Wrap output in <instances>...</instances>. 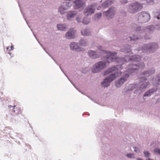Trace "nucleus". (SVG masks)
<instances>
[{"label":"nucleus","instance_id":"obj_1","mask_svg":"<svg viewBox=\"0 0 160 160\" xmlns=\"http://www.w3.org/2000/svg\"><path fill=\"white\" fill-rule=\"evenodd\" d=\"M141 57L139 55L132 56L130 58L129 61L131 63L127 66V72L130 74L135 72L139 69H142L144 67V64L142 62H140L141 60Z\"/></svg>","mask_w":160,"mask_h":160},{"label":"nucleus","instance_id":"obj_2","mask_svg":"<svg viewBox=\"0 0 160 160\" xmlns=\"http://www.w3.org/2000/svg\"><path fill=\"white\" fill-rule=\"evenodd\" d=\"M155 71V69L153 68H152L142 72L138 76L140 78V82H142L140 88L142 91L149 84L148 81H146L147 80V78L154 74Z\"/></svg>","mask_w":160,"mask_h":160},{"label":"nucleus","instance_id":"obj_3","mask_svg":"<svg viewBox=\"0 0 160 160\" xmlns=\"http://www.w3.org/2000/svg\"><path fill=\"white\" fill-rule=\"evenodd\" d=\"M117 54V52H112L108 51L107 55H104V56L105 59H107L108 63L117 62L118 63V64L117 65H118L120 69H121V68H122V65L126 62V60L124 57H116V56Z\"/></svg>","mask_w":160,"mask_h":160},{"label":"nucleus","instance_id":"obj_4","mask_svg":"<svg viewBox=\"0 0 160 160\" xmlns=\"http://www.w3.org/2000/svg\"><path fill=\"white\" fill-rule=\"evenodd\" d=\"M158 44L156 42H150L144 44L142 47V50L144 53H153L158 48Z\"/></svg>","mask_w":160,"mask_h":160},{"label":"nucleus","instance_id":"obj_5","mask_svg":"<svg viewBox=\"0 0 160 160\" xmlns=\"http://www.w3.org/2000/svg\"><path fill=\"white\" fill-rule=\"evenodd\" d=\"M108 51L106 50H101L100 51H96L89 50L88 54L90 57L93 59H95L100 57L103 58H105L104 55L108 54Z\"/></svg>","mask_w":160,"mask_h":160},{"label":"nucleus","instance_id":"obj_6","mask_svg":"<svg viewBox=\"0 0 160 160\" xmlns=\"http://www.w3.org/2000/svg\"><path fill=\"white\" fill-rule=\"evenodd\" d=\"M105 59V61H100L93 65L91 69L92 72L94 73H98L104 69L106 66L107 63L108 62L107 59Z\"/></svg>","mask_w":160,"mask_h":160},{"label":"nucleus","instance_id":"obj_7","mask_svg":"<svg viewBox=\"0 0 160 160\" xmlns=\"http://www.w3.org/2000/svg\"><path fill=\"white\" fill-rule=\"evenodd\" d=\"M128 11L132 14H135L140 11L142 9L143 6L142 4L137 2L128 5Z\"/></svg>","mask_w":160,"mask_h":160},{"label":"nucleus","instance_id":"obj_8","mask_svg":"<svg viewBox=\"0 0 160 160\" xmlns=\"http://www.w3.org/2000/svg\"><path fill=\"white\" fill-rule=\"evenodd\" d=\"M138 20L140 23H144L148 22L150 18V15L146 12H141L138 13Z\"/></svg>","mask_w":160,"mask_h":160},{"label":"nucleus","instance_id":"obj_9","mask_svg":"<svg viewBox=\"0 0 160 160\" xmlns=\"http://www.w3.org/2000/svg\"><path fill=\"white\" fill-rule=\"evenodd\" d=\"M129 75L128 73H125L117 80L115 83V85L117 87H120L127 80L129 77Z\"/></svg>","mask_w":160,"mask_h":160},{"label":"nucleus","instance_id":"obj_10","mask_svg":"<svg viewBox=\"0 0 160 160\" xmlns=\"http://www.w3.org/2000/svg\"><path fill=\"white\" fill-rule=\"evenodd\" d=\"M146 30L150 34H152L154 32V29L160 30V22L156 24L155 26L150 25L146 27Z\"/></svg>","mask_w":160,"mask_h":160},{"label":"nucleus","instance_id":"obj_11","mask_svg":"<svg viewBox=\"0 0 160 160\" xmlns=\"http://www.w3.org/2000/svg\"><path fill=\"white\" fill-rule=\"evenodd\" d=\"M95 8H94V4H91L87 7L84 10L85 15L88 16L91 15L94 12Z\"/></svg>","mask_w":160,"mask_h":160},{"label":"nucleus","instance_id":"obj_12","mask_svg":"<svg viewBox=\"0 0 160 160\" xmlns=\"http://www.w3.org/2000/svg\"><path fill=\"white\" fill-rule=\"evenodd\" d=\"M69 46L70 49L74 51L80 52L82 50L79 44L76 42H72L70 43Z\"/></svg>","mask_w":160,"mask_h":160},{"label":"nucleus","instance_id":"obj_13","mask_svg":"<svg viewBox=\"0 0 160 160\" xmlns=\"http://www.w3.org/2000/svg\"><path fill=\"white\" fill-rule=\"evenodd\" d=\"M73 3L74 9H77L83 7L85 3V0H75Z\"/></svg>","mask_w":160,"mask_h":160},{"label":"nucleus","instance_id":"obj_14","mask_svg":"<svg viewBox=\"0 0 160 160\" xmlns=\"http://www.w3.org/2000/svg\"><path fill=\"white\" fill-rule=\"evenodd\" d=\"M115 10L114 8H110L105 12L106 16L108 19L112 18L115 14Z\"/></svg>","mask_w":160,"mask_h":160},{"label":"nucleus","instance_id":"obj_15","mask_svg":"<svg viewBox=\"0 0 160 160\" xmlns=\"http://www.w3.org/2000/svg\"><path fill=\"white\" fill-rule=\"evenodd\" d=\"M157 89L156 88H153L150 89L146 92L144 93L143 96V98H144V97H150L151 95H153L154 93L157 91Z\"/></svg>","mask_w":160,"mask_h":160},{"label":"nucleus","instance_id":"obj_16","mask_svg":"<svg viewBox=\"0 0 160 160\" xmlns=\"http://www.w3.org/2000/svg\"><path fill=\"white\" fill-rule=\"evenodd\" d=\"M67 38L69 39H73L74 38V32L72 28H71L65 34Z\"/></svg>","mask_w":160,"mask_h":160},{"label":"nucleus","instance_id":"obj_17","mask_svg":"<svg viewBox=\"0 0 160 160\" xmlns=\"http://www.w3.org/2000/svg\"><path fill=\"white\" fill-rule=\"evenodd\" d=\"M57 27L58 30L63 31H67L68 28V25L66 23L58 24Z\"/></svg>","mask_w":160,"mask_h":160},{"label":"nucleus","instance_id":"obj_18","mask_svg":"<svg viewBox=\"0 0 160 160\" xmlns=\"http://www.w3.org/2000/svg\"><path fill=\"white\" fill-rule=\"evenodd\" d=\"M77 13L75 11H70L68 12L66 14L67 19L68 20H71L72 18H74L76 15Z\"/></svg>","mask_w":160,"mask_h":160},{"label":"nucleus","instance_id":"obj_19","mask_svg":"<svg viewBox=\"0 0 160 160\" xmlns=\"http://www.w3.org/2000/svg\"><path fill=\"white\" fill-rule=\"evenodd\" d=\"M138 86V84L137 83H132L129 84L126 89L127 91H132L136 89Z\"/></svg>","mask_w":160,"mask_h":160},{"label":"nucleus","instance_id":"obj_20","mask_svg":"<svg viewBox=\"0 0 160 160\" xmlns=\"http://www.w3.org/2000/svg\"><path fill=\"white\" fill-rule=\"evenodd\" d=\"M113 0H106L102 3V6L103 8H107L111 5L113 3Z\"/></svg>","mask_w":160,"mask_h":160},{"label":"nucleus","instance_id":"obj_21","mask_svg":"<svg viewBox=\"0 0 160 160\" xmlns=\"http://www.w3.org/2000/svg\"><path fill=\"white\" fill-rule=\"evenodd\" d=\"M110 83L108 79V78L106 77L102 82L101 84L102 87L107 88L110 85Z\"/></svg>","mask_w":160,"mask_h":160},{"label":"nucleus","instance_id":"obj_22","mask_svg":"<svg viewBox=\"0 0 160 160\" xmlns=\"http://www.w3.org/2000/svg\"><path fill=\"white\" fill-rule=\"evenodd\" d=\"M117 75L116 73H111L106 78H107L108 81L111 82L116 79Z\"/></svg>","mask_w":160,"mask_h":160},{"label":"nucleus","instance_id":"obj_23","mask_svg":"<svg viewBox=\"0 0 160 160\" xmlns=\"http://www.w3.org/2000/svg\"><path fill=\"white\" fill-rule=\"evenodd\" d=\"M153 82L155 85L160 84V73L158 74L153 80Z\"/></svg>","mask_w":160,"mask_h":160},{"label":"nucleus","instance_id":"obj_24","mask_svg":"<svg viewBox=\"0 0 160 160\" xmlns=\"http://www.w3.org/2000/svg\"><path fill=\"white\" fill-rule=\"evenodd\" d=\"M80 44L83 46H87L89 44V42L88 40L81 38L79 41Z\"/></svg>","mask_w":160,"mask_h":160},{"label":"nucleus","instance_id":"obj_25","mask_svg":"<svg viewBox=\"0 0 160 160\" xmlns=\"http://www.w3.org/2000/svg\"><path fill=\"white\" fill-rule=\"evenodd\" d=\"M81 33L82 34L83 36H88L91 34L90 30L87 28H86L83 31H82Z\"/></svg>","mask_w":160,"mask_h":160},{"label":"nucleus","instance_id":"obj_26","mask_svg":"<svg viewBox=\"0 0 160 160\" xmlns=\"http://www.w3.org/2000/svg\"><path fill=\"white\" fill-rule=\"evenodd\" d=\"M66 10L65 8L62 5H61L59 7L58 11L61 14L63 15L65 13Z\"/></svg>","mask_w":160,"mask_h":160},{"label":"nucleus","instance_id":"obj_27","mask_svg":"<svg viewBox=\"0 0 160 160\" xmlns=\"http://www.w3.org/2000/svg\"><path fill=\"white\" fill-rule=\"evenodd\" d=\"M136 31L138 33H142L144 32V28L140 26L137 27L135 29Z\"/></svg>","mask_w":160,"mask_h":160},{"label":"nucleus","instance_id":"obj_28","mask_svg":"<svg viewBox=\"0 0 160 160\" xmlns=\"http://www.w3.org/2000/svg\"><path fill=\"white\" fill-rule=\"evenodd\" d=\"M62 5L66 10H67L71 7L72 4L70 2H64L63 3Z\"/></svg>","mask_w":160,"mask_h":160},{"label":"nucleus","instance_id":"obj_29","mask_svg":"<svg viewBox=\"0 0 160 160\" xmlns=\"http://www.w3.org/2000/svg\"><path fill=\"white\" fill-rule=\"evenodd\" d=\"M119 68H120L118 66V65H116L109 68V69H110V72H111L113 71H114L116 70H118Z\"/></svg>","mask_w":160,"mask_h":160},{"label":"nucleus","instance_id":"obj_30","mask_svg":"<svg viewBox=\"0 0 160 160\" xmlns=\"http://www.w3.org/2000/svg\"><path fill=\"white\" fill-rule=\"evenodd\" d=\"M121 51L122 52L127 53H130L132 52L131 49L130 48H126L122 49Z\"/></svg>","mask_w":160,"mask_h":160},{"label":"nucleus","instance_id":"obj_31","mask_svg":"<svg viewBox=\"0 0 160 160\" xmlns=\"http://www.w3.org/2000/svg\"><path fill=\"white\" fill-rule=\"evenodd\" d=\"M131 40L136 41L138 39V38L135 35H132L129 37Z\"/></svg>","mask_w":160,"mask_h":160},{"label":"nucleus","instance_id":"obj_32","mask_svg":"<svg viewBox=\"0 0 160 160\" xmlns=\"http://www.w3.org/2000/svg\"><path fill=\"white\" fill-rule=\"evenodd\" d=\"M82 22L83 24L87 25L89 23V21L87 18L84 17L82 20Z\"/></svg>","mask_w":160,"mask_h":160},{"label":"nucleus","instance_id":"obj_33","mask_svg":"<svg viewBox=\"0 0 160 160\" xmlns=\"http://www.w3.org/2000/svg\"><path fill=\"white\" fill-rule=\"evenodd\" d=\"M142 91L141 89L140 88H139L138 87V88H136L135 90L134 91V93L136 94H139L141 93Z\"/></svg>","mask_w":160,"mask_h":160},{"label":"nucleus","instance_id":"obj_34","mask_svg":"<svg viewBox=\"0 0 160 160\" xmlns=\"http://www.w3.org/2000/svg\"><path fill=\"white\" fill-rule=\"evenodd\" d=\"M126 156L129 158H134L135 156L134 154L133 153H129L126 154Z\"/></svg>","mask_w":160,"mask_h":160},{"label":"nucleus","instance_id":"obj_35","mask_svg":"<svg viewBox=\"0 0 160 160\" xmlns=\"http://www.w3.org/2000/svg\"><path fill=\"white\" fill-rule=\"evenodd\" d=\"M150 33H146L144 35V39L146 40L149 39L150 38L151 36Z\"/></svg>","mask_w":160,"mask_h":160},{"label":"nucleus","instance_id":"obj_36","mask_svg":"<svg viewBox=\"0 0 160 160\" xmlns=\"http://www.w3.org/2000/svg\"><path fill=\"white\" fill-rule=\"evenodd\" d=\"M143 154L146 158H149L150 156V153L147 151H145L143 152Z\"/></svg>","mask_w":160,"mask_h":160},{"label":"nucleus","instance_id":"obj_37","mask_svg":"<svg viewBox=\"0 0 160 160\" xmlns=\"http://www.w3.org/2000/svg\"><path fill=\"white\" fill-rule=\"evenodd\" d=\"M154 152L156 154L160 155V148H155L154 149Z\"/></svg>","mask_w":160,"mask_h":160},{"label":"nucleus","instance_id":"obj_38","mask_svg":"<svg viewBox=\"0 0 160 160\" xmlns=\"http://www.w3.org/2000/svg\"><path fill=\"white\" fill-rule=\"evenodd\" d=\"M148 4H152L154 3L153 0H144Z\"/></svg>","mask_w":160,"mask_h":160},{"label":"nucleus","instance_id":"obj_39","mask_svg":"<svg viewBox=\"0 0 160 160\" xmlns=\"http://www.w3.org/2000/svg\"><path fill=\"white\" fill-rule=\"evenodd\" d=\"M133 148L134 149V152L138 153H139L140 152L139 148L137 147L133 146Z\"/></svg>","mask_w":160,"mask_h":160},{"label":"nucleus","instance_id":"obj_40","mask_svg":"<svg viewBox=\"0 0 160 160\" xmlns=\"http://www.w3.org/2000/svg\"><path fill=\"white\" fill-rule=\"evenodd\" d=\"M102 14L101 13H98L95 14V16L97 18L99 19L101 18L102 17Z\"/></svg>","mask_w":160,"mask_h":160},{"label":"nucleus","instance_id":"obj_41","mask_svg":"<svg viewBox=\"0 0 160 160\" xmlns=\"http://www.w3.org/2000/svg\"><path fill=\"white\" fill-rule=\"evenodd\" d=\"M110 69H109V68L107 70L105 71L103 73V75L105 76L106 75L108 74L109 73H111L110 71Z\"/></svg>","mask_w":160,"mask_h":160},{"label":"nucleus","instance_id":"obj_42","mask_svg":"<svg viewBox=\"0 0 160 160\" xmlns=\"http://www.w3.org/2000/svg\"><path fill=\"white\" fill-rule=\"evenodd\" d=\"M59 68H60L61 69V70H62V72L64 73V74L68 78V80H69L73 84V85L75 87V88H76V87L75 86H74V84H73V83L71 82V81H70V79H69V78H68V76L66 75V74H65V73L64 72V71H63V70L62 69V68H61V66H59Z\"/></svg>","mask_w":160,"mask_h":160},{"label":"nucleus","instance_id":"obj_43","mask_svg":"<svg viewBox=\"0 0 160 160\" xmlns=\"http://www.w3.org/2000/svg\"><path fill=\"white\" fill-rule=\"evenodd\" d=\"M120 2L122 4H125L128 3V1L127 0H120Z\"/></svg>","mask_w":160,"mask_h":160},{"label":"nucleus","instance_id":"obj_44","mask_svg":"<svg viewBox=\"0 0 160 160\" xmlns=\"http://www.w3.org/2000/svg\"><path fill=\"white\" fill-rule=\"evenodd\" d=\"M76 21L78 22H82V20L81 18L79 17H77L76 18Z\"/></svg>","mask_w":160,"mask_h":160},{"label":"nucleus","instance_id":"obj_45","mask_svg":"<svg viewBox=\"0 0 160 160\" xmlns=\"http://www.w3.org/2000/svg\"><path fill=\"white\" fill-rule=\"evenodd\" d=\"M16 105H14L13 106H12V105H10L9 106H8V107L11 108H13L12 109V110H13L12 112H15V107Z\"/></svg>","mask_w":160,"mask_h":160},{"label":"nucleus","instance_id":"obj_46","mask_svg":"<svg viewBox=\"0 0 160 160\" xmlns=\"http://www.w3.org/2000/svg\"><path fill=\"white\" fill-rule=\"evenodd\" d=\"M8 101L7 100H7H6L5 101L4 100H3V101L2 100V104L3 105H4L5 104V103H4V102H6V103H7V102H8Z\"/></svg>","mask_w":160,"mask_h":160},{"label":"nucleus","instance_id":"obj_47","mask_svg":"<svg viewBox=\"0 0 160 160\" xmlns=\"http://www.w3.org/2000/svg\"><path fill=\"white\" fill-rule=\"evenodd\" d=\"M14 49V47L12 45L11 46V49L10 50V51H11V50H12Z\"/></svg>","mask_w":160,"mask_h":160},{"label":"nucleus","instance_id":"obj_48","mask_svg":"<svg viewBox=\"0 0 160 160\" xmlns=\"http://www.w3.org/2000/svg\"><path fill=\"white\" fill-rule=\"evenodd\" d=\"M121 13H124V14H126V12H125L124 10H123L121 12Z\"/></svg>","mask_w":160,"mask_h":160},{"label":"nucleus","instance_id":"obj_49","mask_svg":"<svg viewBox=\"0 0 160 160\" xmlns=\"http://www.w3.org/2000/svg\"><path fill=\"white\" fill-rule=\"evenodd\" d=\"M33 35H34V36L35 37V38H36V39H37V40L38 41V42L40 43V44L41 45V46H42V45L38 41V39L37 38H36V36H35V34L33 33Z\"/></svg>","mask_w":160,"mask_h":160},{"label":"nucleus","instance_id":"obj_50","mask_svg":"<svg viewBox=\"0 0 160 160\" xmlns=\"http://www.w3.org/2000/svg\"><path fill=\"white\" fill-rule=\"evenodd\" d=\"M137 160H143V159H142L140 158H138L137 159Z\"/></svg>","mask_w":160,"mask_h":160},{"label":"nucleus","instance_id":"obj_51","mask_svg":"<svg viewBox=\"0 0 160 160\" xmlns=\"http://www.w3.org/2000/svg\"><path fill=\"white\" fill-rule=\"evenodd\" d=\"M54 60V61H55V63L58 65H59L58 64L57 62H56V61H55V60L52 57H51Z\"/></svg>","mask_w":160,"mask_h":160},{"label":"nucleus","instance_id":"obj_52","mask_svg":"<svg viewBox=\"0 0 160 160\" xmlns=\"http://www.w3.org/2000/svg\"><path fill=\"white\" fill-rule=\"evenodd\" d=\"M18 5H19V7H20V9L21 11V12H22V10H21V8H20V5H19V2H18Z\"/></svg>","mask_w":160,"mask_h":160},{"label":"nucleus","instance_id":"obj_53","mask_svg":"<svg viewBox=\"0 0 160 160\" xmlns=\"http://www.w3.org/2000/svg\"><path fill=\"white\" fill-rule=\"evenodd\" d=\"M24 19H25V20L26 21V23H27V24H28V22L26 20V18H24Z\"/></svg>","mask_w":160,"mask_h":160},{"label":"nucleus","instance_id":"obj_54","mask_svg":"<svg viewBox=\"0 0 160 160\" xmlns=\"http://www.w3.org/2000/svg\"><path fill=\"white\" fill-rule=\"evenodd\" d=\"M146 160H153L150 158H149L148 159H147Z\"/></svg>","mask_w":160,"mask_h":160},{"label":"nucleus","instance_id":"obj_55","mask_svg":"<svg viewBox=\"0 0 160 160\" xmlns=\"http://www.w3.org/2000/svg\"><path fill=\"white\" fill-rule=\"evenodd\" d=\"M8 53H9V54H10V55L11 54V52H8Z\"/></svg>","mask_w":160,"mask_h":160},{"label":"nucleus","instance_id":"obj_56","mask_svg":"<svg viewBox=\"0 0 160 160\" xmlns=\"http://www.w3.org/2000/svg\"><path fill=\"white\" fill-rule=\"evenodd\" d=\"M78 90V91H79L80 92V91H79L78 90V89H77Z\"/></svg>","mask_w":160,"mask_h":160},{"label":"nucleus","instance_id":"obj_57","mask_svg":"<svg viewBox=\"0 0 160 160\" xmlns=\"http://www.w3.org/2000/svg\"><path fill=\"white\" fill-rule=\"evenodd\" d=\"M43 48V49H44V50H45V48Z\"/></svg>","mask_w":160,"mask_h":160},{"label":"nucleus","instance_id":"obj_58","mask_svg":"<svg viewBox=\"0 0 160 160\" xmlns=\"http://www.w3.org/2000/svg\"><path fill=\"white\" fill-rule=\"evenodd\" d=\"M7 49H8V47L7 48Z\"/></svg>","mask_w":160,"mask_h":160}]
</instances>
